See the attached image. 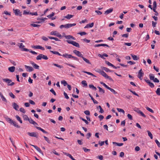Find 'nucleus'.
I'll list each match as a JSON object with an SVG mask.
<instances>
[{
    "instance_id": "nucleus-1",
    "label": "nucleus",
    "mask_w": 160,
    "mask_h": 160,
    "mask_svg": "<svg viewBox=\"0 0 160 160\" xmlns=\"http://www.w3.org/2000/svg\"><path fill=\"white\" fill-rule=\"evenodd\" d=\"M98 72L104 77L105 78L108 79L111 81H113V79L111 78L110 76H108L103 71L99 70L98 71Z\"/></svg>"
},
{
    "instance_id": "nucleus-2",
    "label": "nucleus",
    "mask_w": 160,
    "mask_h": 160,
    "mask_svg": "<svg viewBox=\"0 0 160 160\" xmlns=\"http://www.w3.org/2000/svg\"><path fill=\"white\" fill-rule=\"evenodd\" d=\"M36 59L37 60H40L42 59L47 60L48 59V58L47 57V56L46 55H44L42 54H39L37 57L36 58Z\"/></svg>"
},
{
    "instance_id": "nucleus-3",
    "label": "nucleus",
    "mask_w": 160,
    "mask_h": 160,
    "mask_svg": "<svg viewBox=\"0 0 160 160\" xmlns=\"http://www.w3.org/2000/svg\"><path fill=\"white\" fill-rule=\"evenodd\" d=\"M2 80L8 84V86H12L14 84V83L12 82V80L8 78H3Z\"/></svg>"
},
{
    "instance_id": "nucleus-4",
    "label": "nucleus",
    "mask_w": 160,
    "mask_h": 160,
    "mask_svg": "<svg viewBox=\"0 0 160 160\" xmlns=\"http://www.w3.org/2000/svg\"><path fill=\"white\" fill-rule=\"evenodd\" d=\"M67 42L68 43L71 44H72L73 45L78 47L79 48L80 46L78 43L77 42H76L74 41H71L69 40H66Z\"/></svg>"
},
{
    "instance_id": "nucleus-5",
    "label": "nucleus",
    "mask_w": 160,
    "mask_h": 160,
    "mask_svg": "<svg viewBox=\"0 0 160 160\" xmlns=\"http://www.w3.org/2000/svg\"><path fill=\"white\" fill-rule=\"evenodd\" d=\"M18 46L21 50L26 52L29 51V49L24 48L25 46L23 45L22 43H18Z\"/></svg>"
},
{
    "instance_id": "nucleus-6",
    "label": "nucleus",
    "mask_w": 160,
    "mask_h": 160,
    "mask_svg": "<svg viewBox=\"0 0 160 160\" xmlns=\"http://www.w3.org/2000/svg\"><path fill=\"white\" fill-rule=\"evenodd\" d=\"M144 72H143L142 69H141L138 72V78H139L140 80L142 79V77L144 75Z\"/></svg>"
},
{
    "instance_id": "nucleus-7",
    "label": "nucleus",
    "mask_w": 160,
    "mask_h": 160,
    "mask_svg": "<svg viewBox=\"0 0 160 160\" xmlns=\"http://www.w3.org/2000/svg\"><path fill=\"white\" fill-rule=\"evenodd\" d=\"M14 11V13H15V15L18 16L19 15V16L21 17L22 15V12H20V10L18 9H13Z\"/></svg>"
},
{
    "instance_id": "nucleus-8",
    "label": "nucleus",
    "mask_w": 160,
    "mask_h": 160,
    "mask_svg": "<svg viewBox=\"0 0 160 160\" xmlns=\"http://www.w3.org/2000/svg\"><path fill=\"white\" fill-rule=\"evenodd\" d=\"M27 134L29 136L31 137H33L36 138H38V133L35 132H28Z\"/></svg>"
},
{
    "instance_id": "nucleus-9",
    "label": "nucleus",
    "mask_w": 160,
    "mask_h": 160,
    "mask_svg": "<svg viewBox=\"0 0 160 160\" xmlns=\"http://www.w3.org/2000/svg\"><path fill=\"white\" fill-rule=\"evenodd\" d=\"M73 52L79 57H80L82 58L83 57V55L79 51H78L76 50H74L73 51Z\"/></svg>"
},
{
    "instance_id": "nucleus-10",
    "label": "nucleus",
    "mask_w": 160,
    "mask_h": 160,
    "mask_svg": "<svg viewBox=\"0 0 160 160\" xmlns=\"http://www.w3.org/2000/svg\"><path fill=\"white\" fill-rule=\"evenodd\" d=\"M25 67L28 72H31L33 70V69L32 67L28 66L27 65H25Z\"/></svg>"
},
{
    "instance_id": "nucleus-11",
    "label": "nucleus",
    "mask_w": 160,
    "mask_h": 160,
    "mask_svg": "<svg viewBox=\"0 0 160 160\" xmlns=\"http://www.w3.org/2000/svg\"><path fill=\"white\" fill-rule=\"evenodd\" d=\"M135 111L137 112L138 114H140L143 117H146V115L143 113L139 109H137L136 110H135Z\"/></svg>"
},
{
    "instance_id": "nucleus-12",
    "label": "nucleus",
    "mask_w": 160,
    "mask_h": 160,
    "mask_svg": "<svg viewBox=\"0 0 160 160\" xmlns=\"http://www.w3.org/2000/svg\"><path fill=\"white\" fill-rule=\"evenodd\" d=\"M33 147L39 152L40 153H42V154H43L42 151L36 145H31Z\"/></svg>"
},
{
    "instance_id": "nucleus-13",
    "label": "nucleus",
    "mask_w": 160,
    "mask_h": 160,
    "mask_svg": "<svg viewBox=\"0 0 160 160\" xmlns=\"http://www.w3.org/2000/svg\"><path fill=\"white\" fill-rule=\"evenodd\" d=\"M29 122L32 124H33L34 125H38V124L37 123L34 121L31 118H30L28 120Z\"/></svg>"
},
{
    "instance_id": "nucleus-14",
    "label": "nucleus",
    "mask_w": 160,
    "mask_h": 160,
    "mask_svg": "<svg viewBox=\"0 0 160 160\" xmlns=\"http://www.w3.org/2000/svg\"><path fill=\"white\" fill-rule=\"evenodd\" d=\"M62 56L68 58H72V56L71 55L69 54L68 53H65V54L62 55Z\"/></svg>"
},
{
    "instance_id": "nucleus-15",
    "label": "nucleus",
    "mask_w": 160,
    "mask_h": 160,
    "mask_svg": "<svg viewBox=\"0 0 160 160\" xmlns=\"http://www.w3.org/2000/svg\"><path fill=\"white\" fill-rule=\"evenodd\" d=\"M100 46H106L108 47H109V46L107 44H96L94 45L95 47H100Z\"/></svg>"
},
{
    "instance_id": "nucleus-16",
    "label": "nucleus",
    "mask_w": 160,
    "mask_h": 160,
    "mask_svg": "<svg viewBox=\"0 0 160 160\" xmlns=\"http://www.w3.org/2000/svg\"><path fill=\"white\" fill-rule=\"evenodd\" d=\"M94 24V23L93 22H92L91 23L88 24H87L84 27V28H92Z\"/></svg>"
},
{
    "instance_id": "nucleus-17",
    "label": "nucleus",
    "mask_w": 160,
    "mask_h": 160,
    "mask_svg": "<svg viewBox=\"0 0 160 160\" xmlns=\"http://www.w3.org/2000/svg\"><path fill=\"white\" fill-rule=\"evenodd\" d=\"M76 25L75 23L72 24H66V28H68L73 26H74Z\"/></svg>"
},
{
    "instance_id": "nucleus-18",
    "label": "nucleus",
    "mask_w": 160,
    "mask_h": 160,
    "mask_svg": "<svg viewBox=\"0 0 160 160\" xmlns=\"http://www.w3.org/2000/svg\"><path fill=\"white\" fill-rule=\"evenodd\" d=\"M113 9L112 8H110L109 9L107 10L104 12V14H108L112 12Z\"/></svg>"
},
{
    "instance_id": "nucleus-19",
    "label": "nucleus",
    "mask_w": 160,
    "mask_h": 160,
    "mask_svg": "<svg viewBox=\"0 0 160 160\" xmlns=\"http://www.w3.org/2000/svg\"><path fill=\"white\" fill-rule=\"evenodd\" d=\"M12 106L13 108L16 110H18L19 108V106L16 103L14 102L12 104Z\"/></svg>"
},
{
    "instance_id": "nucleus-20",
    "label": "nucleus",
    "mask_w": 160,
    "mask_h": 160,
    "mask_svg": "<svg viewBox=\"0 0 160 160\" xmlns=\"http://www.w3.org/2000/svg\"><path fill=\"white\" fill-rule=\"evenodd\" d=\"M98 56L104 59H105L104 57H108V55L106 53H104L102 55L99 54Z\"/></svg>"
},
{
    "instance_id": "nucleus-21",
    "label": "nucleus",
    "mask_w": 160,
    "mask_h": 160,
    "mask_svg": "<svg viewBox=\"0 0 160 160\" xmlns=\"http://www.w3.org/2000/svg\"><path fill=\"white\" fill-rule=\"evenodd\" d=\"M65 37L66 39H72V40H75V38L74 37H73L71 35H70L65 36Z\"/></svg>"
},
{
    "instance_id": "nucleus-22",
    "label": "nucleus",
    "mask_w": 160,
    "mask_h": 160,
    "mask_svg": "<svg viewBox=\"0 0 160 160\" xmlns=\"http://www.w3.org/2000/svg\"><path fill=\"white\" fill-rule=\"evenodd\" d=\"M36 128L39 130L41 131H42L43 133H47L48 132L46 131L45 130H44L43 129H42L40 127H36Z\"/></svg>"
},
{
    "instance_id": "nucleus-23",
    "label": "nucleus",
    "mask_w": 160,
    "mask_h": 160,
    "mask_svg": "<svg viewBox=\"0 0 160 160\" xmlns=\"http://www.w3.org/2000/svg\"><path fill=\"white\" fill-rule=\"evenodd\" d=\"M15 67L14 66L9 67L8 68L9 71L11 72H13L14 71L15 69Z\"/></svg>"
},
{
    "instance_id": "nucleus-24",
    "label": "nucleus",
    "mask_w": 160,
    "mask_h": 160,
    "mask_svg": "<svg viewBox=\"0 0 160 160\" xmlns=\"http://www.w3.org/2000/svg\"><path fill=\"white\" fill-rule=\"evenodd\" d=\"M11 124H12L13 125V126H14L15 127H16L17 128H19V126L17 124V123L15 121L12 120Z\"/></svg>"
},
{
    "instance_id": "nucleus-25",
    "label": "nucleus",
    "mask_w": 160,
    "mask_h": 160,
    "mask_svg": "<svg viewBox=\"0 0 160 160\" xmlns=\"http://www.w3.org/2000/svg\"><path fill=\"white\" fill-rule=\"evenodd\" d=\"M36 49H40L42 50H45V48L39 45H36Z\"/></svg>"
},
{
    "instance_id": "nucleus-26",
    "label": "nucleus",
    "mask_w": 160,
    "mask_h": 160,
    "mask_svg": "<svg viewBox=\"0 0 160 160\" xmlns=\"http://www.w3.org/2000/svg\"><path fill=\"white\" fill-rule=\"evenodd\" d=\"M131 55L133 59L134 60H137L139 58H138L136 55L133 54H131Z\"/></svg>"
},
{
    "instance_id": "nucleus-27",
    "label": "nucleus",
    "mask_w": 160,
    "mask_h": 160,
    "mask_svg": "<svg viewBox=\"0 0 160 160\" xmlns=\"http://www.w3.org/2000/svg\"><path fill=\"white\" fill-rule=\"evenodd\" d=\"M82 72L85 73H87L89 75H91L94 77H96V76H95V75H94V74H93L91 72H88L85 71H83Z\"/></svg>"
},
{
    "instance_id": "nucleus-28",
    "label": "nucleus",
    "mask_w": 160,
    "mask_h": 160,
    "mask_svg": "<svg viewBox=\"0 0 160 160\" xmlns=\"http://www.w3.org/2000/svg\"><path fill=\"white\" fill-rule=\"evenodd\" d=\"M50 52L52 53L53 54H57L59 56H62V55H61L60 53H59L57 51H53L50 50Z\"/></svg>"
},
{
    "instance_id": "nucleus-29",
    "label": "nucleus",
    "mask_w": 160,
    "mask_h": 160,
    "mask_svg": "<svg viewBox=\"0 0 160 160\" xmlns=\"http://www.w3.org/2000/svg\"><path fill=\"white\" fill-rule=\"evenodd\" d=\"M82 58L83 59V60L85 61L87 63L90 64H91V63L87 59L85 58L84 57H83Z\"/></svg>"
},
{
    "instance_id": "nucleus-30",
    "label": "nucleus",
    "mask_w": 160,
    "mask_h": 160,
    "mask_svg": "<svg viewBox=\"0 0 160 160\" xmlns=\"http://www.w3.org/2000/svg\"><path fill=\"white\" fill-rule=\"evenodd\" d=\"M108 89L110 90L114 94H116L117 93V92H116L114 89L112 88H111L110 87Z\"/></svg>"
},
{
    "instance_id": "nucleus-31",
    "label": "nucleus",
    "mask_w": 160,
    "mask_h": 160,
    "mask_svg": "<svg viewBox=\"0 0 160 160\" xmlns=\"http://www.w3.org/2000/svg\"><path fill=\"white\" fill-rule=\"evenodd\" d=\"M149 78L151 80H153L155 78V77L153 74L150 73L149 75Z\"/></svg>"
},
{
    "instance_id": "nucleus-32",
    "label": "nucleus",
    "mask_w": 160,
    "mask_h": 160,
    "mask_svg": "<svg viewBox=\"0 0 160 160\" xmlns=\"http://www.w3.org/2000/svg\"><path fill=\"white\" fill-rule=\"evenodd\" d=\"M112 143L113 144H115L119 146H121L123 145V143H118V142H112Z\"/></svg>"
},
{
    "instance_id": "nucleus-33",
    "label": "nucleus",
    "mask_w": 160,
    "mask_h": 160,
    "mask_svg": "<svg viewBox=\"0 0 160 160\" xmlns=\"http://www.w3.org/2000/svg\"><path fill=\"white\" fill-rule=\"evenodd\" d=\"M81 83L85 87H87L88 85L86 81L83 80L82 81Z\"/></svg>"
},
{
    "instance_id": "nucleus-34",
    "label": "nucleus",
    "mask_w": 160,
    "mask_h": 160,
    "mask_svg": "<svg viewBox=\"0 0 160 160\" xmlns=\"http://www.w3.org/2000/svg\"><path fill=\"white\" fill-rule=\"evenodd\" d=\"M73 17V15L68 14L66 16L64 17L65 18H66L68 19H70Z\"/></svg>"
},
{
    "instance_id": "nucleus-35",
    "label": "nucleus",
    "mask_w": 160,
    "mask_h": 160,
    "mask_svg": "<svg viewBox=\"0 0 160 160\" xmlns=\"http://www.w3.org/2000/svg\"><path fill=\"white\" fill-rule=\"evenodd\" d=\"M89 88L92 89L93 90H96L97 89L96 88L94 87L92 84H90L89 85Z\"/></svg>"
},
{
    "instance_id": "nucleus-36",
    "label": "nucleus",
    "mask_w": 160,
    "mask_h": 160,
    "mask_svg": "<svg viewBox=\"0 0 160 160\" xmlns=\"http://www.w3.org/2000/svg\"><path fill=\"white\" fill-rule=\"evenodd\" d=\"M48 38L51 39H54L56 41H60V40L58 38L52 37H48Z\"/></svg>"
},
{
    "instance_id": "nucleus-37",
    "label": "nucleus",
    "mask_w": 160,
    "mask_h": 160,
    "mask_svg": "<svg viewBox=\"0 0 160 160\" xmlns=\"http://www.w3.org/2000/svg\"><path fill=\"white\" fill-rule=\"evenodd\" d=\"M147 132L148 133V136L150 137V138L151 139H152L153 138V136H152V133L150 131H149L148 130L147 131Z\"/></svg>"
},
{
    "instance_id": "nucleus-38",
    "label": "nucleus",
    "mask_w": 160,
    "mask_h": 160,
    "mask_svg": "<svg viewBox=\"0 0 160 160\" xmlns=\"http://www.w3.org/2000/svg\"><path fill=\"white\" fill-rule=\"evenodd\" d=\"M52 65L55 66H56V67L60 68H63V67L62 66L59 65L57 64L53 63V64H52Z\"/></svg>"
},
{
    "instance_id": "nucleus-39",
    "label": "nucleus",
    "mask_w": 160,
    "mask_h": 160,
    "mask_svg": "<svg viewBox=\"0 0 160 160\" xmlns=\"http://www.w3.org/2000/svg\"><path fill=\"white\" fill-rule=\"evenodd\" d=\"M23 118L24 120H28V121L29 119L28 118V116H27V115H23Z\"/></svg>"
},
{
    "instance_id": "nucleus-40",
    "label": "nucleus",
    "mask_w": 160,
    "mask_h": 160,
    "mask_svg": "<svg viewBox=\"0 0 160 160\" xmlns=\"http://www.w3.org/2000/svg\"><path fill=\"white\" fill-rule=\"evenodd\" d=\"M0 96L1 97V98H2V100L3 101H4L5 102H7V100L6 99V98L4 97V96L2 94V93H1V94H0Z\"/></svg>"
},
{
    "instance_id": "nucleus-41",
    "label": "nucleus",
    "mask_w": 160,
    "mask_h": 160,
    "mask_svg": "<svg viewBox=\"0 0 160 160\" xmlns=\"http://www.w3.org/2000/svg\"><path fill=\"white\" fill-rule=\"evenodd\" d=\"M16 118H17V120H18V121H19L21 123H22V120L21 119V118H20V117L18 115H16Z\"/></svg>"
},
{
    "instance_id": "nucleus-42",
    "label": "nucleus",
    "mask_w": 160,
    "mask_h": 160,
    "mask_svg": "<svg viewBox=\"0 0 160 160\" xmlns=\"http://www.w3.org/2000/svg\"><path fill=\"white\" fill-rule=\"evenodd\" d=\"M117 109L118 111V112H122L123 114H124L125 112L123 109L121 108H117Z\"/></svg>"
},
{
    "instance_id": "nucleus-43",
    "label": "nucleus",
    "mask_w": 160,
    "mask_h": 160,
    "mask_svg": "<svg viewBox=\"0 0 160 160\" xmlns=\"http://www.w3.org/2000/svg\"><path fill=\"white\" fill-rule=\"evenodd\" d=\"M99 108L100 109V111H99V112L101 113H103L104 112V110L102 108V107H101V106H99L97 108Z\"/></svg>"
},
{
    "instance_id": "nucleus-44",
    "label": "nucleus",
    "mask_w": 160,
    "mask_h": 160,
    "mask_svg": "<svg viewBox=\"0 0 160 160\" xmlns=\"http://www.w3.org/2000/svg\"><path fill=\"white\" fill-rule=\"evenodd\" d=\"M128 90L131 92L132 93H133L134 95L138 96H139L135 92L132 91L131 89H128Z\"/></svg>"
},
{
    "instance_id": "nucleus-45",
    "label": "nucleus",
    "mask_w": 160,
    "mask_h": 160,
    "mask_svg": "<svg viewBox=\"0 0 160 160\" xmlns=\"http://www.w3.org/2000/svg\"><path fill=\"white\" fill-rule=\"evenodd\" d=\"M61 83L62 84H63V85L65 86L68 85L66 81L65 80H62L61 81Z\"/></svg>"
},
{
    "instance_id": "nucleus-46",
    "label": "nucleus",
    "mask_w": 160,
    "mask_h": 160,
    "mask_svg": "<svg viewBox=\"0 0 160 160\" xmlns=\"http://www.w3.org/2000/svg\"><path fill=\"white\" fill-rule=\"evenodd\" d=\"M55 13L54 12H52L49 15L47 16V17L49 18H51L52 17L54 16Z\"/></svg>"
},
{
    "instance_id": "nucleus-47",
    "label": "nucleus",
    "mask_w": 160,
    "mask_h": 160,
    "mask_svg": "<svg viewBox=\"0 0 160 160\" xmlns=\"http://www.w3.org/2000/svg\"><path fill=\"white\" fill-rule=\"evenodd\" d=\"M146 108L147 109V110H148V111H149L150 112H152V113H154V111H153L150 108H149L148 107H147Z\"/></svg>"
},
{
    "instance_id": "nucleus-48",
    "label": "nucleus",
    "mask_w": 160,
    "mask_h": 160,
    "mask_svg": "<svg viewBox=\"0 0 160 160\" xmlns=\"http://www.w3.org/2000/svg\"><path fill=\"white\" fill-rule=\"evenodd\" d=\"M31 25L32 26L34 27H39L40 26V25H38V24H31Z\"/></svg>"
},
{
    "instance_id": "nucleus-49",
    "label": "nucleus",
    "mask_w": 160,
    "mask_h": 160,
    "mask_svg": "<svg viewBox=\"0 0 160 160\" xmlns=\"http://www.w3.org/2000/svg\"><path fill=\"white\" fill-rule=\"evenodd\" d=\"M103 69L106 72H112L113 71L109 70L108 68L105 67H103Z\"/></svg>"
},
{
    "instance_id": "nucleus-50",
    "label": "nucleus",
    "mask_w": 160,
    "mask_h": 160,
    "mask_svg": "<svg viewBox=\"0 0 160 160\" xmlns=\"http://www.w3.org/2000/svg\"><path fill=\"white\" fill-rule=\"evenodd\" d=\"M80 119L82 120L86 124H88V122L86 119L83 118L82 117L80 118Z\"/></svg>"
},
{
    "instance_id": "nucleus-51",
    "label": "nucleus",
    "mask_w": 160,
    "mask_h": 160,
    "mask_svg": "<svg viewBox=\"0 0 160 160\" xmlns=\"http://www.w3.org/2000/svg\"><path fill=\"white\" fill-rule=\"evenodd\" d=\"M156 94L158 95H160V88H158L156 91Z\"/></svg>"
},
{
    "instance_id": "nucleus-52",
    "label": "nucleus",
    "mask_w": 160,
    "mask_h": 160,
    "mask_svg": "<svg viewBox=\"0 0 160 160\" xmlns=\"http://www.w3.org/2000/svg\"><path fill=\"white\" fill-rule=\"evenodd\" d=\"M9 94V95L12 98H15V96L12 92H10Z\"/></svg>"
},
{
    "instance_id": "nucleus-53",
    "label": "nucleus",
    "mask_w": 160,
    "mask_h": 160,
    "mask_svg": "<svg viewBox=\"0 0 160 160\" xmlns=\"http://www.w3.org/2000/svg\"><path fill=\"white\" fill-rule=\"evenodd\" d=\"M127 116H128V118L130 120H132V119H133L132 117L131 114H128L127 115Z\"/></svg>"
},
{
    "instance_id": "nucleus-54",
    "label": "nucleus",
    "mask_w": 160,
    "mask_h": 160,
    "mask_svg": "<svg viewBox=\"0 0 160 160\" xmlns=\"http://www.w3.org/2000/svg\"><path fill=\"white\" fill-rule=\"evenodd\" d=\"M44 138L45 140L49 143H50V141L49 140V139L46 136H44Z\"/></svg>"
},
{
    "instance_id": "nucleus-55",
    "label": "nucleus",
    "mask_w": 160,
    "mask_h": 160,
    "mask_svg": "<svg viewBox=\"0 0 160 160\" xmlns=\"http://www.w3.org/2000/svg\"><path fill=\"white\" fill-rule=\"evenodd\" d=\"M106 63L108 66H111L112 67L113 66V65L109 62L108 61H106Z\"/></svg>"
},
{
    "instance_id": "nucleus-56",
    "label": "nucleus",
    "mask_w": 160,
    "mask_h": 160,
    "mask_svg": "<svg viewBox=\"0 0 160 160\" xmlns=\"http://www.w3.org/2000/svg\"><path fill=\"white\" fill-rule=\"evenodd\" d=\"M99 92L101 94H102L105 93V91L104 89L102 88L101 89H100V90H99Z\"/></svg>"
},
{
    "instance_id": "nucleus-57",
    "label": "nucleus",
    "mask_w": 160,
    "mask_h": 160,
    "mask_svg": "<svg viewBox=\"0 0 160 160\" xmlns=\"http://www.w3.org/2000/svg\"><path fill=\"white\" fill-rule=\"evenodd\" d=\"M155 142L157 145L160 148V143L159 142L157 139H156L155 140Z\"/></svg>"
},
{
    "instance_id": "nucleus-58",
    "label": "nucleus",
    "mask_w": 160,
    "mask_h": 160,
    "mask_svg": "<svg viewBox=\"0 0 160 160\" xmlns=\"http://www.w3.org/2000/svg\"><path fill=\"white\" fill-rule=\"evenodd\" d=\"M81 102L83 103L85 105H86L87 104V102L86 100H85L83 99H82L81 100Z\"/></svg>"
},
{
    "instance_id": "nucleus-59",
    "label": "nucleus",
    "mask_w": 160,
    "mask_h": 160,
    "mask_svg": "<svg viewBox=\"0 0 160 160\" xmlns=\"http://www.w3.org/2000/svg\"><path fill=\"white\" fill-rule=\"evenodd\" d=\"M30 14L31 15H35V16H38V14L37 12H30Z\"/></svg>"
},
{
    "instance_id": "nucleus-60",
    "label": "nucleus",
    "mask_w": 160,
    "mask_h": 160,
    "mask_svg": "<svg viewBox=\"0 0 160 160\" xmlns=\"http://www.w3.org/2000/svg\"><path fill=\"white\" fill-rule=\"evenodd\" d=\"M128 33H126L123 34L122 35V37H125L126 38H127L128 36Z\"/></svg>"
},
{
    "instance_id": "nucleus-61",
    "label": "nucleus",
    "mask_w": 160,
    "mask_h": 160,
    "mask_svg": "<svg viewBox=\"0 0 160 160\" xmlns=\"http://www.w3.org/2000/svg\"><path fill=\"white\" fill-rule=\"evenodd\" d=\"M82 149L84 151L86 152L90 151V149L86 148L85 147L83 148Z\"/></svg>"
},
{
    "instance_id": "nucleus-62",
    "label": "nucleus",
    "mask_w": 160,
    "mask_h": 160,
    "mask_svg": "<svg viewBox=\"0 0 160 160\" xmlns=\"http://www.w3.org/2000/svg\"><path fill=\"white\" fill-rule=\"evenodd\" d=\"M99 144L100 146H102L104 144V141H99Z\"/></svg>"
},
{
    "instance_id": "nucleus-63",
    "label": "nucleus",
    "mask_w": 160,
    "mask_h": 160,
    "mask_svg": "<svg viewBox=\"0 0 160 160\" xmlns=\"http://www.w3.org/2000/svg\"><path fill=\"white\" fill-rule=\"evenodd\" d=\"M78 34L80 35L81 36H82L83 35H85L87 34V33L84 32H79L78 33Z\"/></svg>"
},
{
    "instance_id": "nucleus-64",
    "label": "nucleus",
    "mask_w": 160,
    "mask_h": 160,
    "mask_svg": "<svg viewBox=\"0 0 160 160\" xmlns=\"http://www.w3.org/2000/svg\"><path fill=\"white\" fill-rule=\"evenodd\" d=\"M33 67L35 69H39V66L36 64H34Z\"/></svg>"
}]
</instances>
